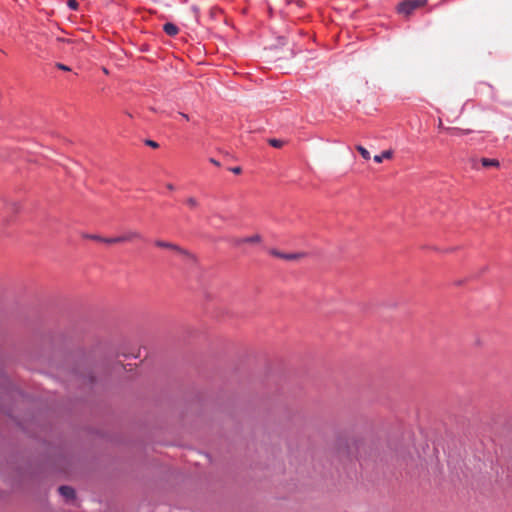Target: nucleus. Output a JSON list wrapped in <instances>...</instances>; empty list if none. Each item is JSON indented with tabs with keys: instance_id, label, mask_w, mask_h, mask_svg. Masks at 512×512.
<instances>
[{
	"instance_id": "nucleus-21",
	"label": "nucleus",
	"mask_w": 512,
	"mask_h": 512,
	"mask_svg": "<svg viewBox=\"0 0 512 512\" xmlns=\"http://www.w3.org/2000/svg\"><path fill=\"white\" fill-rule=\"evenodd\" d=\"M438 127H439L440 129L445 130V131H446V128H447V127H444L443 122H442V120H441V119H439Z\"/></svg>"
},
{
	"instance_id": "nucleus-5",
	"label": "nucleus",
	"mask_w": 512,
	"mask_h": 512,
	"mask_svg": "<svg viewBox=\"0 0 512 512\" xmlns=\"http://www.w3.org/2000/svg\"><path fill=\"white\" fill-rule=\"evenodd\" d=\"M58 491L62 497H64L67 501H72L76 497L75 490L70 486H60Z\"/></svg>"
},
{
	"instance_id": "nucleus-16",
	"label": "nucleus",
	"mask_w": 512,
	"mask_h": 512,
	"mask_svg": "<svg viewBox=\"0 0 512 512\" xmlns=\"http://www.w3.org/2000/svg\"><path fill=\"white\" fill-rule=\"evenodd\" d=\"M67 4L72 10H77L79 6L78 0H68Z\"/></svg>"
},
{
	"instance_id": "nucleus-23",
	"label": "nucleus",
	"mask_w": 512,
	"mask_h": 512,
	"mask_svg": "<svg viewBox=\"0 0 512 512\" xmlns=\"http://www.w3.org/2000/svg\"><path fill=\"white\" fill-rule=\"evenodd\" d=\"M210 162H211L212 164H214L215 166H220V163H219L216 159H214V158H211V159H210Z\"/></svg>"
},
{
	"instance_id": "nucleus-11",
	"label": "nucleus",
	"mask_w": 512,
	"mask_h": 512,
	"mask_svg": "<svg viewBox=\"0 0 512 512\" xmlns=\"http://www.w3.org/2000/svg\"><path fill=\"white\" fill-rule=\"evenodd\" d=\"M304 256V253H283V258L285 260H298Z\"/></svg>"
},
{
	"instance_id": "nucleus-3",
	"label": "nucleus",
	"mask_w": 512,
	"mask_h": 512,
	"mask_svg": "<svg viewBox=\"0 0 512 512\" xmlns=\"http://www.w3.org/2000/svg\"><path fill=\"white\" fill-rule=\"evenodd\" d=\"M426 2V0H405L398 5L397 10L400 14L409 16L416 9L423 7Z\"/></svg>"
},
{
	"instance_id": "nucleus-17",
	"label": "nucleus",
	"mask_w": 512,
	"mask_h": 512,
	"mask_svg": "<svg viewBox=\"0 0 512 512\" xmlns=\"http://www.w3.org/2000/svg\"><path fill=\"white\" fill-rule=\"evenodd\" d=\"M269 253H270L271 255L275 256V257L283 258V253H282V252H280V251H278V250H276V249H271V250L269 251Z\"/></svg>"
},
{
	"instance_id": "nucleus-26",
	"label": "nucleus",
	"mask_w": 512,
	"mask_h": 512,
	"mask_svg": "<svg viewBox=\"0 0 512 512\" xmlns=\"http://www.w3.org/2000/svg\"><path fill=\"white\" fill-rule=\"evenodd\" d=\"M89 381H90V382H93V381H94L93 376H89Z\"/></svg>"
},
{
	"instance_id": "nucleus-18",
	"label": "nucleus",
	"mask_w": 512,
	"mask_h": 512,
	"mask_svg": "<svg viewBox=\"0 0 512 512\" xmlns=\"http://www.w3.org/2000/svg\"><path fill=\"white\" fill-rule=\"evenodd\" d=\"M145 144L152 147V148H158L159 144L153 140H146Z\"/></svg>"
},
{
	"instance_id": "nucleus-10",
	"label": "nucleus",
	"mask_w": 512,
	"mask_h": 512,
	"mask_svg": "<svg viewBox=\"0 0 512 512\" xmlns=\"http://www.w3.org/2000/svg\"><path fill=\"white\" fill-rule=\"evenodd\" d=\"M481 164L483 167L485 168H490V167H499L500 163L497 159H488V158H482L481 159Z\"/></svg>"
},
{
	"instance_id": "nucleus-7",
	"label": "nucleus",
	"mask_w": 512,
	"mask_h": 512,
	"mask_svg": "<svg viewBox=\"0 0 512 512\" xmlns=\"http://www.w3.org/2000/svg\"><path fill=\"white\" fill-rule=\"evenodd\" d=\"M163 30L169 36H175L179 32L178 27L176 25H174L173 23H165L163 26Z\"/></svg>"
},
{
	"instance_id": "nucleus-22",
	"label": "nucleus",
	"mask_w": 512,
	"mask_h": 512,
	"mask_svg": "<svg viewBox=\"0 0 512 512\" xmlns=\"http://www.w3.org/2000/svg\"><path fill=\"white\" fill-rule=\"evenodd\" d=\"M166 187H167V189H168V190H170V191H173V190L175 189L174 185H173V184H171V183H167V184H166Z\"/></svg>"
},
{
	"instance_id": "nucleus-24",
	"label": "nucleus",
	"mask_w": 512,
	"mask_h": 512,
	"mask_svg": "<svg viewBox=\"0 0 512 512\" xmlns=\"http://www.w3.org/2000/svg\"><path fill=\"white\" fill-rule=\"evenodd\" d=\"M180 115L183 117V119H185V120H189V117H188V115H187V114H185V113H180Z\"/></svg>"
},
{
	"instance_id": "nucleus-15",
	"label": "nucleus",
	"mask_w": 512,
	"mask_h": 512,
	"mask_svg": "<svg viewBox=\"0 0 512 512\" xmlns=\"http://www.w3.org/2000/svg\"><path fill=\"white\" fill-rule=\"evenodd\" d=\"M268 142L274 148H281V147H283V145L285 143L283 140L274 139V138L273 139H269Z\"/></svg>"
},
{
	"instance_id": "nucleus-2",
	"label": "nucleus",
	"mask_w": 512,
	"mask_h": 512,
	"mask_svg": "<svg viewBox=\"0 0 512 512\" xmlns=\"http://www.w3.org/2000/svg\"><path fill=\"white\" fill-rule=\"evenodd\" d=\"M82 237L92 239V240L102 241L107 244H116V243L131 242L135 238H138L139 235L134 232H129V233H125L120 236H117V237H109V238H103L97 234H82Z\"/></svg>"
},
{
	"instance_id": "nucleus-14",
	"label": "nucleus",
	"mask_w": 512,
	"mask_h": 512,
	"mask_svg": "<svg viewBox=\"0 0 512 512\" xmlns=\"http://www.w3.org/2000/svg\"><path fill=\"white\" fill-rule=\"evenodd\" d=\"M186 204L191 209H194V208L198 207L199 202H198V200L195 197H188L186 199Z\"/></svg>"
},
{
	"instance_id": "nucleus-20",
	"label": "nucleus",
	"mask_w": 512,
	"mask_h": 512,
	"mask_svg": "<svg viewBox=\"0 0 512 512\" xmlns=\"http://www.w3.org/2000/svg\"><path fill=\"white\" fill-rule=\"evenodd\" d=\"M57 67L63 71H70V68L64 64L58 63Z\"/></svg>"
},
{
	"instance_id": "nucleus-6",
	"label": "nucleus",
	"mask_w": 512,
	"mask_h": 512,
	"mask_svg": "<svg viewBox=\"0 0 512 512\" xmlns=\"http://www.w3.org/2000/svg\"><path fill=\"white\" fill-rule=\"evenodd\" d=\"M155 244L158 246V247H161V248H169V249H173L175 251H178L180 253H183L185 255H189L187 251L181 249L179 246L175 245V244H172V243H169V242H165V241H156Z\"/></svg>"
},
{
	"instance_id": "nucleus-4",
	"label": "nucleus",
	"mask_w": 512,
	"mask_h": 512,
	"mask_svg": "<svg viewBox=\"0 0 512 512\" xmlns=\"http://www.w3.org/2000/svg\"><path fill=\"white\" fill-rule=\"evenodd\" d=\"M261 241V237L259 234H255V235H252V236H249V237H240V238H235L233 240V243L234 245L236 246H240L242 244H256V243H259Z\"/></svg>"
},
{
	"instance_id": "nucleus-1",
	"label": "nucleus",
	"mask_w": 512,
	"mask_h": 512,
	"mask_svg": "<svg viewBox=\"0 0 512 512\" xmlns=\"http://www.w3.org/2000/svg\"><path fill=\"white\" fill-rule=\"evenodd\" d=\"M365 444V440L359 436H353L346 439L345 443L342 439L338 440L337 449L340 453L347 456L360 457L362 454V448Z\"/></svg>"
},
{
	"instance_id": "nucleus-27",
	"label": "nucleus",
	"mask_w": 512,
	"mask_h": 512,
	"mask_svg": "<svg viewBox=\"0 0 512 512\" xmlns=\"http://www.w3.org/2000/svg\"><path fill=\"white\" fill-rule=\"evenodd\" d=\"M487 269H488V267L485 266L482 271L485 272Z\"/></svg>"
},
{
	"instance_id": "nucleus-13",
	"label": "nucleus",
	"mask_w": 512,
	"mask_h": 512,
	"mask_svg": "<svg viewBox=\"0 0 512 512\" xmlns=\"http://www.w3.org/2000/svg\"><path fill=\"white\" fill-rule=\"evenodd\" d=\"M356 149L358 150V152L361 154V156L365 159V160H369L370 159V153L369 151L364 148L363 146L361 145H358L356 147Z\"/></svg>"
},
{
	"instance_id": "nucleus-9",
	"label": "nucleus",
	"mask_w": 512,
	"mask_h": 512,
	"mask_svg": "<svg viewBox=\"0 0 512 512\" xmlns=\"http://www.w3.org/2000/svg\"><path fill=\"white\" fill-rule=\"evenodd\" d=\"M393 156V152L391 150H385L380 155L374 156V161L376 163H381L384 159H391Z\"/></svg>"
},
{
	"instance_id": "nucleus-8",
	"label": "nucleus",
	"mask_w": 512,
	"mask_h": 512,
	"mask_svg": "<svg viewBox=\"0 0 512 512\" xmlns=\"http://www.w3.org/2000/svg\"><path fill=\"white\" fill-rule=\"evenodd\" d=\"M446 132L452 134V135H466V134H469L471 132V130L469 129H461V128H457V127H447L446 128Z\"/></svg>"
},
{
	"instance_id": "nucleus-19",
	"label": "nucleus",
	"mask_w": 512,
	"mask_h": 512,
	"mask_svg": "<svg viewBox=\"0 0 512 512\" xmlns=\"http://www.w3.org/2000/svg\"><path fill=\"white\" fill-rule=\"evenodd\" d=\"M230 171L234 174H240L242 169H241V167H232V168H230Z\"/></svg>"
},
{
	"instance_id": "nucleus-25",
	"label": "nucleus",
	"mask_w": 512,
	"mask_h": 512,
	"mask_svg": "<svg viewBox=\"0 0 512 512\" xmlns=\"http://www.w3.org/2000/svg\"><path fill=\"white\" fill-rule=\"evenodd\" d=\"M58 41H63V42H67V43L71 42L70 39H62V38H58Z\"/></svg>"
},
{
	"instance_id": "nucleus-12",
	"label": "nucleus",
	"mask_w": 512,
	"mask_h": 512,
	"mask_svg": "<svg viewBox=\"0 0 512 512\" xmlns=\"http://www.w3.org/2000/svg\"><path fill=\"white\" fill-rule=\"evenodd\" d=\"M6 207L9 211L13 212V213H16L19 211V203L15 202V201H6Z\"/></svg>"
}]
</instances>
